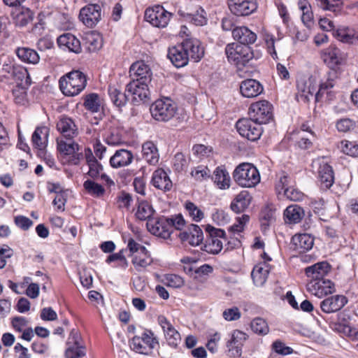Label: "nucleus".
Returning a JSON list of instances; mask_svg holds the SVG:
<instances>
[{
  "label": "nucleus",
  "instance_id": "1",
  "mask_svg": "<svg viewBox=\"0 0 358 358\" xmlns=\"http://www.w3.org/2000/svg\"><path fill=\"white\" fill-rule=\"evenodd\" d=\"M338 69H329L327 81L320 84L319 90L316 93L317 83L316 76H310L306 83L298 80L297 87L299 90L301 91V97H303L306 101H309L310 97H313L315 94V101L317 102L332 100L334 97V94L331 89L335 85L336 79L338 78Z\"/></svg>",
  "mask_w": 358,
  "mask_h": 358
},
{
  "label": "nucleus",
  "instance_id": "2",
  "mask_svg": "<svg viewBox=\"0 0 358 358\" xmlns=\"http://www.w3.org/2000/svg\"><path fill=\"white\" fill-rule=\"evenodd\" d=\"M131 81L127 85L126 91L131 96L134 104H138L149 98L148 83L151 81L150 69H129Z\"/></svg>",
  "mask_w": 358,
  "mask_h": 358
},
{
  "label": "nucleus",
  "instance_id": "3",
  "mask_svg": "<svg viewBox=\"0 0 358 358\" xmlns=\"http://www.w3.org/2000/svg\"><path fill=\"white\" fill-rule=\"evenodd\" d=\"M62 93L68 96H74L82 92L87 85L85 75L78 69L73 70L62 76L59 81Z\"/></svg>",
  "mask_w": 358,
  "mask_h": 358
},
{
  "label": "nucleus",
  "instance_id": "4",
  "mask_svg": "<svg viewBox=\"0 0 358 358\" xmlns=\"http://www.w3.org/2000/svg\"><path fill=\"white\" fill-rule=\"evenodd\" d=\"M127 248L130 253L129 256L131 257V264L136 271L144 272L153 263L150 252L133 238L129 240Z\"/></svg>",
  "mask_w": 358,
  "mask_h": 358
},
{
  "label": "nucleus",
  "instance_id": "5",
  "mask_svg": "<svg viewBox=\"0 0 358 358\" xmlns=\"http://www.w3.org/2000/svg\"><path fill=\"white\" fill-rule=\"evenodd\" d=\"M234 180L243 187H254L260 182V174L257 169L250 163L238 165L233 174Z\"/></svg>",
  "mask_w": 358,
  "mask_h": 358
},
{
  "label": "nucleus",
  "instance_id": "6",
  "mask_svg": "<svg viewBox=\"0 0 358 358\" xmlns=\"http://www.w3.org/2000/svg\"><path fill=\"white\" fill-rule=\"evenodd\" d=\"M129 345L134 352L148 355L159 345V341L152 330L145 329L141 335L134 336L129 341Z\"/></svg>",
  "mask_w": 358,
  "mask_h": 358
},
{
  "label": "nucleus",
  "instance_id": "7",
  "mask_svg": "<svg viewBox=\"0 0 358 358\" xmlns=\"http://www.w3.org/2000/svg\"><path fill=\"white\" fill-rule=\"evenodd\" d=\"M152 117L161 122H167L172 119L177 112L176 103L169 98L159 99L150 107Z\"/></svg>",
  "mask_w": 358,
  "mask_h": 358
},
{
  "label": "nucleus",
  "instance_id": "8",
  "mask_svg": "<svg viewBox=\"0 0 358 358\" xmlns=\"http://www.w3.org/2000/svg\"><path fill=\"white\" fill-rule=\"evenodd\" d=\"M225 53L229 62L237 66H245L254 57L253 52L250 46L235 43H229L226 46Z\"/></svg>",
  "mask_w": 358,
  "mask_h": 358
},
{
  "label": "nucleus",
  "instance_id": "9",
  "mask_svg": "<svg viewBox=\"0 0 358 358\" xmlns=\"http://www.w3.org/2000/svg\"><path fill=\"white\" fill-rule=\"evenodd\" d=\"M206 231L208 233L203 250L209 254L217 255L223 248V242L227 241L226 233L223 229H217L212 226H207Z\"/></svg>",
  "mask_w": 358,
  "mask_h": 358
},
{
  "label": "nucleus",
  "instance_id": "10",
  "mask_svg": "<svg viewBox=\"0 0 358 358\" xmlns=\"http://www.w3.org/2000/svg\"><path fill=\"white\" fill-rule=\"evenodd\" d=\"M236 127L239 134L251 141H256L261 137L263 129L262 124L251 117L239 120Z\"/></svg>",
  "mask_w": 358,
  "mask_h": 358
},
{
  "label": "nucleus",
  "instance_id": "11",
  "mask_svg": "<svg viewBox=\"0 0 358 358\" xmlns=\"http://www.w3.org/2000/svg\"><path fill=\"white\" fill-rule=\"evenodd\" d=\"M249 115L260 124H266L273 118V106L266 100L252 103L249 108Z\"/></svg>",
  "mask_w": 358,
  "mask_h": 358
},
{
  "label": "nucleus",
  "instance_id": "12",
  "mask_svg": "<svg viewBox=\"0 0 358 358\" xmlns=\"http://www.w3.org/2000/svg\"><path fill=\"white\" fill-rule=\"evenodd\" d=\"M172 15L163 6L157 5L145 10V19L154 27L164 28L168 25Z\"/></svg>",
  "mask_w": 358,
  "mask_h": 358
},
{
  "label": "nucleus",
  "instance_id": "13",
  "mask_svg": "<svg viewBox=\"0 0 358 358\" xmlns=\"http://www.w3.org/2000/svg\"><path fill=\"white\" fill-rule=\"evenodd\" d=\"M157 322L162 329L167 345L176 349L181 343V336L171 322L164 315L157 317Z\"/></svg>",
  "mask_w": 358,
  "mask_h": 358
},
{
  "label": "nucleus",
  "instance_id": "14",
  "mask_svg": "<svg viewBox=\"0 0 358 358\" xmlns=\"http://www.w3.org/2000/svg\"><path fill=\"white\" fill-rule=\"evenodd\" d=\"M85 350L81 343L78 332L72 329L66 341L65 358H82L85 356Z\"/></svg>",
  "mask_w": 358,
  "mask_h": 358
},
{
  "label": "nucleus",
  "instance_id": "15",
  "mask_svg": "<svg viewBox=\"0 0 358 358\" xmlns=\"http://www.w3.org/2000/svg\"><path fill=\"white\" fill-rule=\"evenodd\" d=\"M147 229L153 235L163 239L170 238L172 231L168 217L162 216L147 222Z\"/></svg>",
  "mask_w": 358,
  "mask_h": 358
},
{
  "label": "nucleus",
  "instance_id": "16",
  "mask_svg": "<svg viewBox=\"0 0 358 358\" xmlns=\"http://www.w3.org/2000/svg\"><path fill=\"white\" fill-rule=\"evenodd\" d=\"M317 166V178L322 189L330 188L334 182V174L332 167L324 159L313 162V166Z\"/></svg>",
  "mask_w": 358,
  "mask_h": 358
},
{
  "label": "nucleus",
  "instance_id": "17",
  "mask_svg": "<svg viewBox=\"0 0 358 358\" xmlns=\"http://www.w3.org/2000/svg\"><path fill=\"white\" fill-rule=\"evenodd\" d=\"M79 18L87 27H94L101 19V10L99 4H89L83 8Z\"/></svg>",
  "mask_w": 358,
  "mask_h": 358
},
{
  "label": "nucleus",
  "instance_id": "18",
  "mask_svg": "<svg viewBox=\"0 0 358 358\" xmlns=\"http://www.w3.org/2000/svg\"><path fill=\"white\" fill-rule=\"evenodd\" d=\"M306 288L310 294L318 298H322L336 291L334 283L329 279L308 281Z\"/></svg>",
  "mask_w": 358,
  "mask_h": 358
},
{
  "label": "nucleus",
  "instance_id": "19",
  "mask_svg": "<svg viewBox=\"0 0 358 358\" xmlns=\"http://www.w3.org/2000/svg\"><path fill=\"white\" fill-rule=\"evenodd\" d=\"M230 11L236 16H247L257 8L256 0H228Z\"/></svg>",
  "mask_w": 358,
  "mask_h": 358
},
{
  "label": "nucleus",
  "instance_id": "20",
  "mask_svg": "<svg viewBox=\"0 0 358 358\" xmlns=\"http://www.w3.org/2000/svg\"><path fill=\"white\" fill-rule=\"evenodd\" d=\"M179 238L183 243L192 246H197L203 240V234L201 229L196 224H190L187 229L179 234Z\"/></svg>",
  "mask_w": 358,
  "mask_h": 358
},
{
  "label": "nucleus",
  "instance_id": "21",
  "mask_svg": "<svg viewBox=\"0 0 358 358\" xmlns=\"http://www.w3.org/2000/svg\"><path fill=\"white\" fill-rule=\"evenodd\" d=\"M331 266L326 261L320 262L304 269L308 281L327 280L324 277L331 271Z\"/></svg>",
  "mask_w": 358,
  "mask_h": 358
},
{
  "label": "nucleus",
  "instance_id": "22",
  "mask_svg": "<svg viewBox=\"0 0 358 358\" xmlns=\"http://www.w3.org/2000/svg\"><path fill=\"white\" fill-rule=\"evenodd\" d=\"M348 302V300L345 296L336 294L322 301L320 308L325 313H334L342 309Z\"/></svg>",
  "mask_w": 358,
  "mask_h": 358
},
{
  "label": "nucleus",
  "instance_id": "23",
  "mask_svg": "<svg viewBox=\"0 0 358 358\" xmlns=\"http://www.w3.org/2000/svg\"><path fill=\"white\" fill-rule=\"evenodd\" d=\"M167 56L175 67H185L188 63L189 57L184 47V41L181 45L169 48Z\"/></svg>",
  "mask_w": 358,
  "mask_h": 358
},
{
  "label": "nucleus",
  "instance_id": "24",
  "mask_svg": "<svg viewBox=\"0 0 358 358\" xmlns=\"http://www.w3.org/2000/svg\"><path fill=\"white\" fill-rule=\"evenodd\" d=\"M184 47L189 59L198 62L204 55V48L201 43L196 38H189L184 41Z\"/></svg>",
  "mask_w": 358,
  "mask_h": 358
},
{
  "label": "nucleus",
  "instance_id": "25",
  "mask_svg": "<svg viewBox=\"0 0 358 358\" xmlns=\"http://www.w3.org/2000/svg\"><path fill=\"white\" fill-rule=\"evenodd\" d=\"M210 178L216 187L220 189H229L231 184V178L224 166L215 168Z\"/></svg>",
  "mask_w": 358,
  "mask_h": 358
},
{
  "label": "nucleus",
  "instance_id": "26",
  "mask_svg": "<svg viewBox=\"0 0 358 358\" xmlns=\"http://www.w3.org/2000/svg\"><path fill=\"white\" fill-rule=\"evenodd\" d=\"M233 38L242 45H248L254 43L257 40V34L247 27H236L233 29Z\"/></svg>",
  "mask_w": 358,
  "mask_h": 358
},
{
  "label": "nucleus",
  "instance_id": "27",
  "mask_svg": "<svg viewBox=\"0 0 358 358\" xmlns=\"http://www.w3.org/2000/svg\"><path fill=\"white\" fill-rule=\"evenodd\" d=\"M248 336L245 333L235 330L231 334V338L227 343V348L235 357H240L242 354V347L247 340Z\"/></svg>",
  "mask_w": 358,
  "mask_h": 358
},
{
  "label": "nucleus",
  "instance_id": "28",
  "mask_svg": "<svg viewBox=\"0 0 358 358\" xmlns=\"http://www.w3.org/2000/svg\"><path fill=\"white\" fill-rule=\"evenodd\" d=\"M134 159L131 151L126 149H120L115 151L110 158V164L113 168H120L129 165Z\"/></svg>",
  "mask_w": 358,
  "mask_h": 358
},
{
  "label": "nucleus",
  "instance_id": "29",
  "mask_svg": "<svg viewBox=\"0 0 358 358\" xmlns=\"http://www.w3.org/2000/svg\"><path fill=\"white\" fill-rule=\"evenodd\" d=\"M264 88L256 80L248 79L243 81L240 86L241 94L247 98H254L262 93Z\"/></svg>",
  "mask_w": 358,
  "mask_h": 358
},
{
  "label": "nucleus",
  "instance_id": "30",
  "mask_svg": "<svg viewBox=\"0 0 358 358\" xmlns=\"http://www.w3.org/2000/svg\"><path fill=\"white\" fill-rule=\"evenodd\" d=\"M151 182L155 187L164 192L169 191L173 186L169 175L162 169H157L154 171Z\"/></svg>",
  "mask_w": 358,
  "mask_h": 358
},
{
  "label": "nucleus",
  "instance_id": "31",
  "mask_svg": "<svg viewBox=\"0 0 358 358\" xmlns=\"http://www.w3.org/2000/svg\"><path fill=\"white\" fill-rule=\"evenodd\" d=\"M322 59L327 65H342L346 55L336 47H329L324 51Z\"/></svg>",
  "mask_w": 358,
  "mask_h": 358
},
{
  "label": "nucleus",
  "instance_id": "32",
  "mask_svg": "<svg viewBox=\"0 0 358 358\" xmlns=\"http://www.w3.org/2000/svg\"><path fill=\"white\" fill-rule=\"evenodd\" d=\"M59 47L67 49L71 52L79 53L81 51L80 41L70 33L64 34L57 39Z\"/></svg>",
  "mask_w": 358,
  "mask_h": 358
},
{
  "label": "nucleus",
  "instance_id": "33",
  "mask_svg": "<svg viewBox=\"0 0 358 358\" xmlns=\"http://www.w3.org/2000/svg\"><path fill=\"white\" fill-rule=\"evenodd\" d=\"M50 193H55L56 196L53 199L52 204L57 210L63 211L66 203L64 187L59 182H48L47 187Z\"/></svg>",
  "mask_w": 358,
  "mask_h": 358
},
{
  "label": "nucleus",
  "instance_id": "34",
  "mask_svg": "<svg viewBox=\"0 0 358 358\" xmlns=\"http://www.w3.org/2000/svg\"><path fill=\"white\" fill-rule=\"evenodd\" d=\"M141 154L143 159L150 165H156L159 162L158 149L152 141H146L142 145Z\"/></svg>",
  "mask_w": 358,
  "mask_h": 358
},
{
  "label": "nucleus",
  "instance_id": "35",
  "mask_svg": "<svg viewBox=\"0 0 358 358\" xmlns=\"http://www.w3.org/2000/svg\"><path fill=\"white\" fill-rule=\"evenodd\" d=\"M57 129L62 134V135L71 139L78 135V129L73 120L66 116L60 118L57 124Z\"/></svg>",
  "mask_w": 358,
  "mask_h": 358
},
{
  "label": "nucleus",
  "instance_id": "36",
  "mask_svg": "<svg viewBox=\"0 0 358 358\" xmlns=\"http://www.w3.org/2000/svg\"><path fill=\"white\" fill-rule=\"evenodd\" d=\"M270 267L266 262H261L255 266L252 269L251 275L254 284L257 287H261L266 282Z\"/></svg>",
  "mask_w": 358,
  "mask_h": 358
},
{
  "label": "nucleus",
  "instance_id": "37",
  "mask_svg": "<svg viewBox=\"0 0 358 358\" xmlns=\"http://www.w3.org/2000/svg\"><path fill=\"white\" fill-rule=\"evenodd\" d=\"M294 249L299 252L310 250L314 244L313 238L308 234H299L294 235L292 238Z\"/></svg>",
  "mask_w": 358,
  "mask_h": 358
},
{
  "label": "nucleus",
  "instance_id": "38",
  "mask_svg": "<svg viewBox=\"0 0 358 358\" xmlns=\"http://www.w3.org/2000/svg\"><path fill=\"white\" fill-rule=\"evenodd\" d=\"M333 35L343 43L353 44L358 42V35L353 29L346 27H338Z\"/></svg>",
  "mask_w": 358,
  "mask_h": 358
},
{
  "label": "nucleus",
  "instance_id": "39",
  "mask_svg": "<svg viewBox=\"0 0 358 358\" xmlns=\"http://www.w3.org/2000/svg\"><path fill=\"white\" fill-rule=\"evenodd\" d=\"M111 101L117 107L124 106L129 100V94L122 92L119 87L110 85L108 90Z\"/></svg>",
  "mask_w": 358,
  "mask_h": 358
},
{
  "label": "nucleus",
  "instance_id": "40",
  "mask_svg": "<svg viewBox=\"0 0 358 358\" xmlns=\"http://www.w3.org/2000/svg\"><path fill=\"white\" fill-rule=\"evenodd\" d=\"M304 216V210L298 205H291L284 211V217L286 222L289 224L299 223Z\"/></svg>",
  "mask_w": 358,
  "mask_h": 358
},
{
  "label": "nucleus",
  "instance_id": "41",
  "mask_svg": "<svg viewBox=\"0 0 358 358\" xmlns=\"http://www.w3.org/2000/svg\"><path fill=\"white\" fill-rule=\"evenodd\" d=\"M251 201V196L247 191L241 192L231 204V208L236 213H240L246 209Z\"/></svg>",
  "mask_w": 358,
  "mask_h": 358
},
{
  "label": "nucleus",
  "instance_id": "42",
  "mask_svg": "<svg viewBox=\"0 0 358 358\" xmlns=\"http://www.w3.org/2000/svg\"><path fill=\"white\" fill-rule=\"evenodd\" d=\"M316 6L323 10L330 11L336 15L343 9L342 0H315Z\"/></svg>",
  "mask_w": 358,
  "mask_h": 358
},
{
  "label": "nucleus",
  "instance_id": "43",
  "mask_svg": "<svg viewBox=\"0 0 358 358\" xmlns=\"http://www.w3.org/2000/svg\"><path fill=\"white\" fill-rule=\"evenodd\" d=\"M102 100L100 96L96 93H90L85 95L83 106L87 110L92 113H97L101 110Z\"/></svg>",
  "mask_w": 358,
  "mask_h": 358
},
{
  "label": "nucleus",
  "instance_id": "44",
  "mask_svg": "<svg viewBox=\"0 0 358 358\" xmlns=\"http://www.w3.org/2000/svg\"><path fill=\"white\" fill-rule=\"evenodd\" d=\"M85 45L89 52L99 50L103 45L102 38L99 33L91 31L85 36Z\"/></svg>",
  "mask_w": 358,
  "mask_h": 358
},
{
  "label": "nucleus",
  "instance_id": "45",
  "mask_svg": "<svg viewBox=\"0 0 358 358\" xmlns=\"http://www.w3.org/2000/svg\"><path fill=\"white\" fill-rule=\"evenodd\" d=\"M17 55L22 62L31 64H37L40 59L35 50L27 48H18Z\"/></svg>",
  "mask_w": 358,
  "mask_h": 358
},
{
  "label": "nucleus",
  "instance_id": "46",
  "mask_svg": "<svg viewBox=\"0 0 358 358\" xmlns=\"http://www.w3.org/2000/svg\"><path fill=\"white\" fill-rule=\"evenodd\" d=\"M155 210L152 206L147 201L139 202L136 211V217L140 220H152V215Z\"/></svg>",
  "mask_w": 358,
  "mask_h": 358
},
{
  "label": "nucleus",
  "instance_id": "47",
  "mask_svg": "<svg viewBox=\"0 0 358 358\" xmlns=\"http://www.w3.org/2000/svg\"><path fill=\"white\" fill-rule=\"evenodd\" d=\"M13 79L16 82V85L29 86L31 78L27 69H10Z\"/></svg>",
  "mask_w": 358,
  "mask_h": 358
},
{
  "label": "nucleus",
  "instance_id": "48",
  "mask_svg": "<svg viewBox=\"0 0 358 358\" xmlns=\"http://www.w3.org/2000/svg\"><path fill=\"white\" fill-rule=\"evenodd\" d=\"M299 7L302 11L301 20L307 27L313 24V14L310 11V5L306 0H299Z\"/></svg>",
  "mask_w": 358,
  "mask_h": 358
},
{
  "label": "nucleus",
  "instance_id": "49",
  "mask_svg": "<svg viewBox=\"0 0 358 358\" xmlns=\"http://www.w3.org/2000/svg\"><path fill=\"white\" fill-rule=\"evenodd\" d=\"M57 150L60 154L64 155L63 161L64 158L69 155H72L75 153V152L78 151L79 146L74 142H66L61 140L57 141Z\"/></svg>",
  "mask_w": 358,
  "mask_h": 358
},
{
  "label": "nucleus",
  "instance_id": "50",
  "mask_svg": "<svg viewBox=\"0 0 358 358\" xmlns=\"http://www.w3.org/2000/svg\"><path fill=\"white\" fill-rule=\"evenodd\" d=\"M83 187L86 192L92 196L100 197L105 192V189L102 185L91 180H87L85 181Z\"/></svg>",
  "mask_w": 358,
  "mask_h": 358
},
{
  "label": "nucleus",
  "instance_id": "51",
  "mask_svg": "<svg viewBox=\"0 0 358 358\" xmlns=\"http://www.w3.org/2000/svg\"><path fill=\"white\" fill-rule=\"evenodd\" d=\"M29 86L15 85L12 90L14 101L19 105H24L27 102V89Z\"/></svg>",
  "mask_w": 358,
  "mask_h": 358
},
{
  "label": "nucleus",
  "instance_id": "52",
  "mask_svg": "<svg viewBox=\"0 0 358 358\" xmlns=\"http://www.w3.org/2000/svg\"><path fill=\"white\" fill-rule=\"evenodd\" d=\"M185 206L189 216L193 221L200 222L203 218V212L199 209L194 203L187 201L185 203Z\"/></svg>",
  "mask_w": 358,
  "mask_h": 358
},
{
  "label": "nucleus",
  "instance_id": "53",
  "mask_svg": "<svg viewBox=\"0 0 358 358\" xmlns=\"http://www.w3.org/2000/svg\"><path fill=\"white\" fill-rule=\"evenodd\" d=\"M252 330L258 334L266 335L268 333L269 328L265 320L261 317L255 318L250 324Z\"/></svg>",
  "mask_w": 358,
  "mask_h": 358
},
{
  "label": "nucleus",
  "instance_id": "54",
  "mask_svg": "<svg viewBox=\"0 0 358 358\" xmlns=\"http://www.w3.org/2000/svg\"><path fill=\"white\" fill-rule=\"evenodd\" d=\"M275 208L273 204L266 205L261 211L260 217L263 225H268L270 222L275 220Z\"/></svg>",
  "mask_w": 358,
  "mask_h": 358
},
{
  "label": "nucleus",
  "instance_id": "55",
  "mask_svg": "<svg viewBox=\"0 0 358 358\" xmlns=\"http://www.w3.org/2000/svg\"><path fill=\"white\" fill-rule=\"evenodd\" d=\"M210 171L206 166H198L191 171L192 176L197 181H203L210 178Z\"/></svg>",
  "mask_w": 358,
  "mask_h": 358
},
{
  "label": "nucleus",
  "instance_id": "56",
  "mask_svg": "<svg viewBox=\"0 0 358 358\" xmlns=\"http://www.w3.org/2000/svg\"><path fill=\"white\" fill-rule=\"evenodd\" d=\"M341 150L348 155L358 157V143L349 141H342L341 142Z\"/></svg>",
  "mask_w": 358,
  "mask_h": 358
},
{
  "label": "nucleus",
  "instance_id": "57",
  "mask_svg": "<svg viewBox=\"0 0 358 358\" xmlns=\"http://www.w3.org/2000/svg\"><path fill=\"white\" fill-rule=\"evenodd\" d=\"M106 263L110 264L113 262H118L117 266L126 268L128 266V261L124 254V250H122L117 253L110 255L106 260Z\"/></svg>",
  "mask_w": 358,
  "mask_h": 358
},
{
  "label": "nucleus",
  "instance_id": "58",
  "mask_svg": "<svg viewBox=\"0 0 358 358\" xmlns=\"http://www.w3.org/2000/svg\"><path fill=\"white\" fill-rule=\"evenodd\" d=\"M15 23L17 26H26L32 20V13L29 9H25L22 12L16 14L15 16Z\"/></svg>",
  "mask_w": 358,
  "mask_h": 358
},
{
  "label": "nucleus",
  "instance_id": "59",
  "mask_svg": "<svg viewBox=\"0 0 358 358\" xmlns=\"http://www.w3.org/2000/svg\"><path fill=\"white\" fill-rule=\"evenodd\" d=\"M164 282L166 285L173 288H180L184 285L185 281L182 277L176 274H167L164 276Z\"/></svg>",
  "mask_w": 358,
  "mask_h": 358
},
{
  "label": "nucleus",
  "instance_id": "60",
  "mask_svg": "<svg viewBox=\"0 0 358 358\" xmlns=\"http://www.w3.org/2000/svg\"><path fill=\"white\" fill-rule=\"evenodd\" d=\"M193 154L199 159H202L205 157H208L213 152L211 147L206 146L202 144L196 145L192 148Z\"/></svg>",
  "mask_w": 358,
  "mask_h": 358
},
{
  "label": "nucleus",
  "instance_id": "61",
  "mask_svg": "<svg viewBox=\"0 0 358 358\" xmlns=\"http://www.w3.org/2000/svg\"><path fill=\"white\" fill-rule=\"evenodd\" d=\"M106 142L110 145H118L124 142V138L117 129H113L106 137Z\"/></svg>",
  "mask_w": 358,
  "mask_h": 358
},
{
  "label": "nucleus",
  "instance_id": "62",
  "mask_svg": "<svg viewBox=\"0 0 358 358\" xmlns=\"http://www.w3.org/2000/svg\"><path fill=\"white\" fill-rule=\"evenodd\" d=\"M89 171L87 175L92 178H97L101 176L102 178L105 177V174L102 173L103 167L98 161L88 164Z\"/></svg>",
  "mask_w": 358,
  "mask_h": 358
},
{
  "label": "nucleus",
  "instance_id": "63",
  "mask_svg": "<svg viewBox=\"0 0 358 358\" xmlns=\"http://www.w3.org/2000/svg\"><path fill=\"white\" fill-rule=\"evenodd\" d=\"M44 127H38L36 128L35 131L32 134L31 136V143L32 145L38 149V150H43V141L41 138V134H43Z\"/></svg>",
  "mask_w": 358,
  "mask_h": 358
},
{
  "label": "nucleus",
  "instance_id": "64",
  "mask_svg": "<svg viewBox=\"0 0 358 358\" xmlns=\"http://www.w3.org/2000/svg\"><path fill=\"white\" fill-rule=\"evenodd\" d=\"M273 350L281 355H288L293 352V349L290 347L286 346L284 343L278 340L272 344Z\"/></svg>",
  "mask_w": 358,
  "mask_h": 358
}]
</instances>
